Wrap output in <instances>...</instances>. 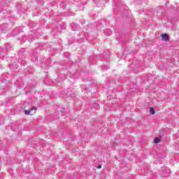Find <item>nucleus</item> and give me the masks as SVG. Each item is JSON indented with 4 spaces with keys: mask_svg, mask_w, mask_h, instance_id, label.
Here are the masks:
<instances>
[{
    "mask_svg": "<svg viewBox=\"0 0 179 179\" xmlns=\"http://www.w3.org/2000/svg\"><path fill=\"white\" fill-rule=\"evenodd\" d=\"M162 40H164V41H167V40H169V35L164 34L162 35Z\"/></svg>",
    "mask_w": 179,
    "mask_h": 179,
    "instance_id": "obj_1",
    "label": "nucleus"
},
{
    "mask_svg": "<svg viewBox=\"0 0 179 179\" xmlns=\"http://www.w3.org/2000/svg\"><path fill=\"white\" fill-rule=\"evenodd\" d=\"M155 113H156V111H155V108H150V114L153 115V114H155Z\"/></svg>",
    "mask_w": 179,
    "mask_h": 179,
    "instance_id": "obj_2",
    "label": "nucleus"
},
{
    "mask_svg": "<svg viewBox=\"0 0 179 179\" xmlns=\"http://www.w3.org/2000/svg\"><path fill=\"white\" fill-rule=\"evenodd\" d=\"M159 142H160V140L157 137H155L154 138V143H159Z\"/></svg>",
    "mask_w": 179,
    "mask_h": 179,
    "instance_id": "obj_3",
    "label": "nucleus"
},
{
    "mask_svg": "<svg viewBox=\"0 0 179 179\" xmlns=\"http://www.w3.org/2000/svg\"><path fill=\"white\" fill-rule=\"evenodd\" d=\"M31 111V110H26L24 111V113H25V114H26L27 115H29V114H30Z\"/></svg>",
    "mask_w": 179,
    "mask_h": 179,
    "instance_id": "obj_4",
    "label": "nucleus"
},
{
    "mask_svg": "<svg viewBox=\"0 0 179 179\" xmlns=\"http://www.w3.org/2000/svg\"><path fill=\"white\" fill-rule=\"evenodd\" d=\"M98 169H101V165H99Z\"/></svg>",
    "mask_w": 179,
    "mask_h": 179,
    "instance_id": "obj_5",
    "label": "nucleus"
},
{
    "mask_svg": "<svg viewBox=\"0 0 179 179\" xmlns=\"http://www.w3.org/2000/svg\"><path fill=\"white\" fill-rule=\"evenodd\" d=\"M31 110H36V107L31 108Z\"/></svg>",
    "mask_w": 179,
    "mask_h": 179,
    "instance_id": "obj_6",
    "label": "nucleus"
}]
</instances>
